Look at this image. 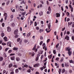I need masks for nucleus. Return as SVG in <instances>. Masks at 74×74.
<instances>
[{"instance_id":"f257e3e1","label":"nucleus","mask_w":74,"mask_h":74,"mask_svg":"<svg viewBox=\"0 0 74 74\" xmlns=\"http://www.w3.org/2000/svg\"><path fill=\"white\" fill-rule=\"evenodd\" d=\"M8 46H9L10 47H11L12 45V42L11 41H9L7 43Z\"/></svg>"},{"instance_id":"f03ea898","label":"nucleus","mask_w":74,"mask_h":74,"mask_svg":"<svg viewBox=\"0 0 74 74\" xmlns=\"http://www.w3.org/2000/svg\"><path fill=\"white\" fill-rule=\"evenodd\" d=\"M36 45H34V47L32 49V50H35V52H37V51H38V49H36Z\"/></svg>"},{"instance_id":"7ed1b4c3","label":"nucleus","mask_w":74,"mask_h":74,"mask_svg":"<svg viewBox=\"0 0 74 74\" xmlns=\"http://www.w3.org/2000/svg\"><path fill=\"white\" fill-rule=\"evenodd\" d=\"M3 16H5V20H7V14L6 13H5L4 14Z\"/></svg>"},{"instance_id":"20e7f679","label":"nucleus","mask_w":74,"mask_h":74,"mask_svg":"<svg viewBox=\"0 0 74 74\" xmlns=\"http://www.w3.org/2000/svg\"><path fill=\"white\" fill-rule=\"evenodd\" d=\"M14 34H18V29H16L15 30L14 32Z\"/></svg>"},{"instance_id":"39448f33","label":"nucleus","mask_w":74,"mask_h":74,"mask_svg":"<svg viewBox=\"0 0 74 74\" xmlns=\"http://www.w3.org/2000/svg\"><path fill=\"white\" fill-rule=\"evenodd\" d=\"M7 31L8 32H10L11 31V29L10 27H7Z\"/></svg>"},{"instance_id":"423d86ee","label":"nucleus","mask_w":74,"mask_h":74,"mask_svg":"<svg viewBox=\"0 0 74 74\" xmlns=\"http://www.w3.org/2000/svg\"><path fill=\"white\" fill-rule=\"evenodd\" d=\"M39 66H40V64H36L34 65V67H38Z\"/></svg>"},{"instance_id":"0eeeda50","label":"nucleus","mask_w":74,"mask_h":74,"mask_svg":"<svg viewBox=\"0 0 74 74\" xmlns=\"http://www.w3.org/2000/svg\"><path fill=\"white\" fill-rule=\"evenodd\" d=\"M65 39H67V40H69V37L67 35H66L65 37Z\"/></svg>"},{"instance_id":"6e6552de","label":"nucleus","mask_w":74,"mask_h":74,"mask_svg":"<svg viewBox=\"0 0 74 74\" xmlns=\"http://www.w3.org/2000/svg\"><path fill=\"white\" fill-rule=\"evenodd\" d=\"M48 10L49 12V13H51V7L50 6L48 8Z\"/></svg>"},{"instance_id":"1a4fd4ad","label":"nucleus","mask_w":74,"mask_h":74,"mask_svg":"<svg viewBox=\"0 0 74 74\" xmlns=\"http://www.w3.org/2000/svg\"><path fill=\"white\" fill-rule=\"evenodd\" d=\"M65 50L66 51H70V49H69V48L68 47H66L65 48Z\"/></svg>"},{"instance_id":"9d476101","label":"nucleus","mask_w":74,"mask_h":74,"mask_svg":"<svg viewBox=\"0 0 74 74\" xmlns=\"http://www.w3.org/2000/svg\"><path fill=\"white\" fill-rule=\"evenodd\" d=\"M4 58L3 57H0V62H1L3 60Z\"/></svg>"},{"instance_id":"9b49d317","label":"nucleus","mask_w":74,"mask_h":74,"mask_svg":"<svg viewBox=\"0 0 74 74\" xmlns=\"http://www.w3.org/2000/svg\"><path fill=\"white\" fill-rule=\"evenodd\" d=\"M16 61H17V62H18L20 60V58L19 57H17L16 58Z\"/></svg>"},{"instance_id":"f8f14e48","label":"nucleus","mask_w":74,"mask_h":74,"mask_svg":"<svg viewBox=\"0 0 74 74\" xmlns=\"http://www.w3.org/2000/svg\"><path fill=\"white\" fill-rule=\"evenodd\" d=\"M31 35V33L30 32L28 34H27V37H29Z\"/></svg>"},{"instance_id":"ddd939ff","label":"nucleus","mask_w":74,"mask_h":74,"mask_svg":"<svg viewBox=\"0 0 74 74\" xmlns=\"http://www.w3.org/2000/svg\"><path fill=\"white\" fill-rule=\"evenodd\" d=\"M41 53H39V54H38L37 55V57H38L39 58V56H40V54L41 55H42V51H41Z\"/></svg>"},{"instance_id":"4468645a","label":"nucleus","mask_w":74,"mask_h":74,"mask_svg":"<svg viewBox=\"0 0 74 74\" xmlns=\"http://www.w3.org/2000/svg\"><path fill=\"white\" fill-rule=\"evenodd\" d=\"M11 59L12 60H15V57L12 56L11 58Z\"/></svg>"},{"instance_id":"2eb2a0df","label":"nucleus","mask_w":74,"mask_h":74,"mask_svg":"<svg viewBox=\"0 0 74 74\" xmlns=\"http://www.w3.org/2000/svg\"><path fill=\"white\" fill-rule=\"evenodd\" d=\"M56 17H60V14L59 13H56Z\"/></svg>"},{"instance_id":"dca6fc26","label":"nucleus","mask_w":74,"mask_h":74,"mask_svg":"<svg viewBox=\"0 0 74 74\" xmlns=\"http://www.w3.org/2000/svg\"><path fill=\"white\" fill-rule=\"evenodd\" d=\"M3 39L5 40V41H7V38L6 37H5L3 38Z\"/></svg>"},{"instance_id":"f3484780","label":"nucleus","mask_w":74,"mask_h":74,"mask_svg":"<svg viewBox=\"0 0 74 74\" xmlns=\"http://www.w3.org/2000/svg\"><path fill=\"white\" fill-rule=\"evenodd\" d=\"M65 69H62V73L63 74V73H65Z\"/></svg>"},{"instance_id":"a211bd4d","label":"nucleus","mask_w":74,"mask_h":74,"mask_svg":"<svg viewBox=\"0 0 74 74\" xmlns=\"http://www.w3.org/2000/svg\"><path fill=\"white\" fill-rule=\"evenodd\" d=\"M15 72L16 73H19V70L18 69H16L15 70Z\"/></svg>"},{"instance_id":"6ab92c4d","label":"nucleus","mask_w":74,"mask_h":74,"mask_svg":"<svg viewBox=\"0 0 74 74\" xmlns=\"http://www.w3.org/2000/svg\"><path fill=\"white\" fill-rule=\"evenodd\" d=\"M13 65H12V64H10L9 65V68H11V67H12Z\"/></svg>"},{"instance_id":"aec40b11","label":"nucleus","mask_w":74,"mask_h":74,"mask_svg":"<svg viewBox=\"0 0 74 74\" xmlns=\"http://www.w3.org/2000/svg\"><path fill=\"white\" fill-rule=\"evenodd\" d=\"M15 37L16 38H18L19 37V35L18 34H15Z\"/></svg>"},{"instance_id":"412c9836","label":"nucleus","mask_w":74,"mask_h":74,"mask_svg":"<svg viewBox=\"0 0 74 74\" xmlns=\"http://www.w3.org/2000/svg\"><path fill=\"white\" fill-rule=\"evenodd\" d=\"M18 49L17 47L16 48L15 47H14L13 48V50H14V51H16V50H18Z\"/></svg>"},{"instance_id":"4be33fe9","label":"nucleus","mask_w":74,"mask_h":74,"mask_svg":"<svg viewBox=\"0 0 74 74\" xmlns=\"http://www.w3.org/2000/svg\"><path fill=\"white\" fill-rule=\"evenodd\" d=\"M34 55H35V53H34V52H32V54H31L32 56H34Z\"/></svg>"},{"instance_id":"5701e85b","label":"nucleus","mask_w":74,"mask_h":74,"mask_svg":"<svg viewBox=\"0 0 74 74\" xmlns=\"http://www.w3.org/2000/svg\"><path fill=\"white\" fill-rule=\"evenodd\" d=\"M38 59H39V57H37L35 59L36 61H38Z\"/></svg>"},{"instance_id":"b1692460","label":"nucleus","mask_w":74,"mask_h":74,"mask_svg":"<svg viewBox=\"0 0 74 74\" xmlns=\"http://www.w3.org/2000/svg\"><path fill=\"white\" fill-rule=\"evenodd\" d=\"M42 32H44V29H40L39 30V32L40 33H41Z\"/></svg>"},{"instance_id":"393cba45","label":"nucleus","mask_w":74,"mask_h":74,"mask_svg":"<svg viewBox=\"0 0 74 74\" xmlns=\"http://www.w3.org/2000/svg\"><path fill=\"white\" fill-rule=\"evenodd\" d=\"M68 54L69 56H70L71 55V52L70 51H68Z\"/></svg>"},{"instance_id":"a878e982","label":"nucleus","mask_w":74,"mask_h":74,"mask_svg":"<svg viewBox=\"0 0 74 74\" xmlns=\"http://www.w3.org/2000/svg\"><path fill=\"white\" fill-rule=\"evenodd\" d=\"M7 55H6V54L5 53H4L3 54V58H6L7 57Z\"/></svg>"},{"instance_id":"bb28decb","label":"nucleus","mask_w":74,"mask_h":74,"mask_svg":"<svg viewBox=\"0 0 74 74\" xmlns=\"http://www.w3.org/2000/svg\"><path fill=\"white\" fill-rule=\"evenodd\" d=\"M1 37H3V36H4L5 34H4V33L2 32L1 34Z\"/></svg>"},{"instance_id":"cd10ccee","label":"nucleus","mask_w":74,"mask_h":74,"mask_svg":"<svg viewBox=\"0 0 74 74\" xmlns=\"http://www.w3.org/2000/svg\"><path fill=\"white\" fill-rule=\"evenodd\" d=\"M53 53L54 55L56 54V50H54L53 51Z\"/></svg>"},{"instance_id":"c85d7f7f","label":"nucleus","mask_w":74,"mask_h":74,"mask_svg":"<svg viewBox=\"0 0 74 74\" xmlns=\"http://www.w3.org/2000/svg\"><path fill=\"white\" fill-rule=\"evenodd\" d=\"M25 14H26V12H24L22 13H21L22 15H23V16L25 15Z\"/></svg>"},{"instance_id":"c756f323","label":"nucleus","mask_w":74,"mask_h":74,"mask_svg":"<svg viewBox=\"0 0 74 74\" xmlns=\"http://www.w3.org/2000/svg\"><path fill=\"white\" fill-rule=\"evenodd\" d=\"M39 14L40 16H41L42 14H43V13L42 12H41L40 13H39Z\"/></svg>"},{"instance_id":"7c9ffc66","label":"nucleus","mask_w":74,"mask_h":74,"mask_svg":"<svg viewBox=\"0 0 74 74\" xmlns=\"http://www.w3.org/2000/svg\"><path fill=\"white\" fill-rule=\"evenodd\" d=\"M64 59L63 58H61V60H60V62H62L63 61Z\"/></svg>"},{"instance_id":"2f4dec72","label":"nucleus","mask_w":74,"mask_h":74,"mask_svg":"<svg viewBox=\"0 0 74 74\" xmlns=\"http://www.w3.org/2000/svg\"><path fill=\"white\" fill-rule=\"evenodd\" d=\"M37 25V22H34V26H36Z\"/></svg>"},{"instance_id":"473e14b6","label":"nucleus","mask_w":74,"mask_h":74,"mask_svg":"<svg viewBox=\"0 0 74 74\" xmlns=\"http://www.w3.org/2000/svg\"><path fill=\"white\" fill-rule=\"evenodd\" d=\"M20 40H21V38H18L17 39V42H19V41Z\"/></svg>"},{"instance_id":"72a5a7b5","label":"nucleus","mask_w":74,"mask_h":74,"mask_svg":"<svg viewBox=\"0 0 74 74\" xmlns=\"http://www.w3.org/2000/svg\"><path fill=\"white\" fill-rule=\"evenodd\" d=\"M65 66L66 67H69V65L68 64H65Z\"/></svg>"},{"instance_id":"f704fd0d","label":"nucleus","mask_w":74,"mask_h":74,"mask_svg":"<svg viewBox=\"0 0 74 74\" xmlns=\"http://www.w3.org/2000/svg\"><path fill=\"white\" fill-rule=\"evenodd\" d=\"M44 58V55H42L40 57V59H41V60H42V58Z\"/></svg>"},{"instance_id":"c9c22d12","label":"nucleus","mask_w":74,"mask_h":74,"mask_svg":"<svg viewBox=\"0 0 74 74\" xmlns=\"http://www.w3.org/2000/svg\"><path fill=\"white\" fill-rule=\"evenodd\" d=\"M61 71H62V69H59V73H61Z\"/></svg>"},{"instance_id":"e433bc0d","label":"nucleus","mask_w":74,"mask_h":74,"mask_svg":"<svg viewBox=\"0 0 74 74\" xmlns=\"http://www.w3.org/2000/svg\"><path fill=\"white\" fill-rule=\"evenodd\" d=\"M66 14L68 16H69V15L70 14V13L69 12H66Z\"/></svg>"},{"instance_id":"4c0bfd02","label":"nucleus","mask_w":74,"mask_h":74,"mask_svg":"<svg viewBox=\"0 0 74 74\" xmlns=\"http://www.w3.org/2000/svg\"><path fill=\"white\" fill-rule=\"evenodd\" d=\"M27 72L28 73H30V72H31V70H30V69H28L27 71Z\"/></svg>"},{"instance_id":"58836bf2","label":"nucleus","mask_w":74,"mask_h":74,"mask_svg":"<svg viewBox=\"0 0 74 74\" xmlns=\"http://www.w3.org/2000/svg\"><path fill=\"white\" fill-rule=\"evenodd\" d=\"M12 27H14V26H15V24L14 23H13L12 24Z\"/></svg>"},{"instance_id":"ea45409f","label":"nucleus","mask_w":74,"mask_h":74,"mask_svg":"<svg viewBox=\"0 0 74 74\" xmlns=\"http://www.w3.org/2000/svg\"><path fill=\"white\" fill-rule=\"evenodd\" d=\"M36 30H39V28L37 26L36 27Z\"/></svg>"},{"instance_id":"a19ab883","label":"nucleus","mask_w":74,"mask_h":74,"mask_svg":"<svg viewBox=\"0 0 74 74\" xmlns=\"http://www.w3.org/2000/svg\"><path fill=\"white\" fill-rule=\"evenodd\" d=\"M73 23L72 22H71L70 23L69 22L68 23V25H71Z\"/></svg>"},{"instance_id":"79ce46f5","label":"nucleus","mask_w":74,"mask_h":74,"mask_svg":"<svg viewBox=\"0 0 74 74\" xmlns=\"http://www.w3.org/2000/svg\"><path fill=\"white\" fill-rule=\"evenodd\" d=\"M42 43H43V42L42 41H41L40 43V45H42Z\"/></svg>"},{"instance_id":"37998d69","label":"nucleus","mask_w":74,"mask_h":74,"mask_svg":"<svg viewBox=\"0 0 74 74\" xmlns=\"http://www.w3.org/2000/svg\"><path fill=\"white\" fill-rule=\"evenodd\" d=\"M42 47H45V43H44L42 45Z\"/></svg>"},{"instance_id":"c03bdc74","label":"nucleus","mask_w":74,"mask_h":74,"mask_svg":"<svg viewBox=\"0 0 74 74\" xmlns=\"http://www.w3.org/2000/svg\"><path fill=\"white\" fill-rule=\"evenodd\" d=\"M59 43H58L57 45L56 46V48H58V47H59Z\"/></svg>"},{"instance_id":"a18cd8bd","label":"nucleus","mask_w":74,"mask_h":74,"mask_svg":"<svg viewBox=\"0 0 74 74\" xmlns=\"http://www.w3.org/2000/svg\"><path fill=\"white\" fill-rule=\"evenodd\" d=\"M48 57L49 59H51V58H52V56H51V55L48 56Z\"/></svg>"},{"instance_id":"49530a36","label":"nucleus","mask_w":74,"mask_h":74,"mask_svg":"<svg viewBox=\"0 0 74 74\" xmlns=\"http://www.w3.org/2000/svg\"><path fill=\"white\" fill-rule=\"evenodd\" d=\"M24 42H28V40L26 39H25V40H24Z\"/></svg>"},{"instance_id":"de8ad7c7","label":"nucleus","mask_w":74,"mask_h":74,"mask_svg":"<svg viewBox=\"0 0 74 74\" xmlns=\"http://www.w3.org/2000/svg\"><path fill=\"white\" fill-rule=\"evenodd\" d=\"M12 52V50H10L9 51L8 53H11Z\"/></svg>"},{"instance_id":"09e8293b","label":"nucleus","mask_w":74,"mask_h":74,"mask_svg":"<svg viewBox=\"0 0 74 74\" xmlns=\"http://www.w3.org/2000/svg\"><path fill=\"white\" fill-rule=\"evenodd\" d=\"M10 3V1H8L6 3V5H8V4Z\"/></svg>"},{"instance_id":"8fccbe9b","label":"nucleus","mask_w":74,"mask_h":74,"mask_svg":"<svg viewBox=\"0 0 74 74\" xmlns=\"http://www.w3.org/2000/svg\"><path fill=\"white\" fill-rule=\"evenodd\" d=\"M48 28H50L51 27V23L49 24V25H48Z\"/></svg>"},{"instance_id":"3c124183","label":"nucleus","mask_w":74,"mask_h":74,"mask_svg":"<svg viewBox=\"0 0 74 74\" xmlns=\"http://www.w3.org/2000/svg\"><path fill=\"white\" fill-rule=\"evenodd\" d=\"M10 18L12 19V18H14V15H11Z\"/></svg>"},{"instance_id":"603ef678","label":"nucleus","mask_w":74,"mask_h":74,"mask_svg":"<svg viewBox=\"0 0 74 74\" xmlns=\"http://www.w3.org/2000/svg\"><path fill=\"white\" fill-rule=\"evenodd\" d=\"M2 45H6V44L5 43L3 42L2 43Z\"/></svg>"},{"instance_id":"864d4df0","label":"nucleus","mask_w":74,"mask_h":74,"mask_svg":"<svg viewBox=\"0 0 74 74\" xmlns=\"http://www.w3.org/2000/svg\"><path fill=\"white\" fill-rule=\"evenodd\" d=\"M24 66L25 67H26V68H27V67H28V65H27V64H25L24 65Z\"/></svg>"},{"instance_id":"5fc2aeb1","label":"nucleus","mask_w":74,"mask_h":74,"mask_svg":"<svg viewBox=\"0 0 74 74\" xmlns=\"http://www.w3.org/2000/svg\"><path fill=\"white\" fill-rule=\"evenodd\" d=\"M8 48H6L5 49V52H7V51H8Z\"/></svg>"},{"instance_id":"6e6d98bb","label":"nucleus","mask_w":74,"mask_h":74,"mask_svg":"<svg viewBox=\"0 0 74 74\" xmlns=\"http://www.w3.org/2000/svg\"><path fill=\"white\" fill-rule=\"evenodd\" d=\"M71 8V12H72L73 11V8Z\"/></svg>"},{"instance_id":"4d7b16f0","label":"nucleus","mask_w":74,"mask_h":74,"mask_svg":"<svg viewBox=\"0 0 74 74\" xmlns=\"http://www.w3.org/2000/svg\"><path fill=\"white\" fill-rule=\"evenodd\" d=\"M40 40H43V37L42 36H40Z\"/></svg>"},{"instance_id":"13d9d810","label":"nucleus","mask_w":74,"mask_h":74,"mask_svg":"<svg viewBox=\"0 0 74 74\" xmlns=\"http://www.w3.org/2000/svg\"><path fill=\"white\" fill-rule=\"evenodd\" d=\"M70 32L69 31H67L66 32V34H70Z\"/></svg>"},{"instance_id":"bf43d9fd","label":"nucleus","mask_w":74,"mask_h":74,"mask_svg":"<svg viewBox=\"0 0 74 74\" xmlns=\"http://www.w3.org/2000/svg\"><path fill=\"white\" fill-rule=\"evenodd\" d=\"M2 27H4V26H5L4 23H3L2 24Z\"/></svg>"},{"instance_id":"052dcab7","label":"nucleus","mask_w":74,"mask_h":74,"mask_svg":"<svg viewBox=\"0 0 74 74\" xmlns=\"http://www.w3.org/2000/svg\"><path fill=\"white\" fill-rule=\"evenodd\" d=\"M6 72V71L5 70H4L3 71V74H4V73H5Z\"/></svg>"},{"instance_id":"680f3d73","label":"nucleus","mask_w":74,"mask_h":74,"mask_svg":"<svg viewBox=\"0 0 74 74\" xmlns=\"http://www.w3.org/2000/svg\"><path fill=\"white\" fill-rule=\"evenodd\" d=\"M15 55V53L11 54H10V56H13Z\"/></svg>"},{"instance_id":"e2e57ef3","label":"nucleus","mask_w":74,"mask_h":74,"mask_svg":"<svg viewBox=\"0 0 74 74\" xmlns=\"http://www.w3.org/2000/svg\"><path fill=\"white\" fill-rule=\"evenodd\" d=\"M71 39L72 40H74V36H72L71 37Z\"/></svg>"},{"instance_id":"0e129e2a","label":"nucleus","mask_w":74,"mask_h":74,"mask_svg":"<svg viewBox=\"0 0 74 74\" xmlns=\"http://www.w3.org/2000/svg\"><path fill=\"white\" fill-rule=\"evenodd\" d=\"M69 71L70 73H72V70L71 69H70L69 70Z\"/></svg>"},{"instance_id":"69168bd1","label":"nucleus","mask_w":74,"mask_h":74,"mask_svg":"<svg viewBox=\"0 0 74 74\" xmlns=\"http://www.w3.org/2000/svg\"><path fill=\"white\" fill-rule=\"evenodd\" d=\"M50 41V39H47V42L48 43V42H49V41Z\"/></svg>"},{"instance_id":"338daca9","label":"nucleus","mask_w":74,"mask_h":74,"mask_svg":"<svg viewBox=\"0 0 74 74\" xmlns=\"http://www.w3.org/2000/svg\"><path fill=\"white\" fill-rule=\"evenodd\" d=\"M32 23H33V21H30V25H32Z\"/></svg>"},{"instance_id":"774afa93","label":"nucleus","mask_w":74,"mask_h":74,"mask_svg":"<svg viewBox=\"0 0 74 74\" xmlns=\"http://www.w3.org/2000/svg\"><path fill=\"white\" fill-rule=\"evenodd\" d=\"M10 74H14V72L12 71L10 73Z\"/></svg>"}]
</instances>
